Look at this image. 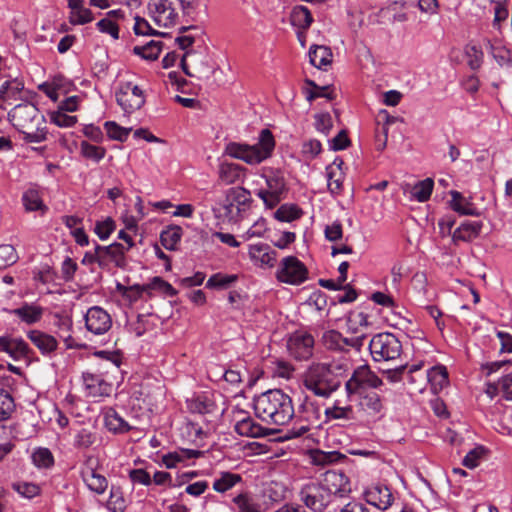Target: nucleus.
I'll use <instances>...</instances> for the list:
<instances>
[{"label": "nucleus", "mask_w": 512, "mask_h": 512, "mask_svg": "<svg viewBox=\"0 0 512 512\" xmlns=\"http://www.w3.org/2000/svg\"><path fill=\"white\" fill-rule=\"evenodd\" d=\"M237 280L236 275H223L221 273H217L212 275L207 283V288H227L229 287L233 282Z\"/></svg>", "instance_id": "obj_57"}, {"label": "nucleus", "mask_w": 512, "mask_h": 512, "mask_svg": "<svg viewBox=\"0 0 512 512\" xmlns=\"http://www.w3.org/2000/svg\"><path fill=\"white\" fill-rule=\"evenodd\" d=\"M51 121L59 127H72L77 122L76 116L67 115L62 110L51 113Z\"/></svg>", "instance_id": "obj_63"}, {"label": "nucleus", "mask_w": 512, "mask_h": 512, "mask_svg": "<svg viewBox=\"0 0 512 512\" xmlns=\"http://www.w3.org/2000/svg\"><path fill=\"white\" fill-rule=\"evenodd\" d=\"M347 329L352 335L366 333L371 325L368 321V315L364 312H351L347 317Z\"/></svg>", "instance_id": "obj_34"}, {"label": "nucleus", "mask_w": 512, "mask_h": 512, "mask_svg": "<svg viewBox=\"0 0 512 512\" xmlns=\"http://www.w3.org/2000/svg\"><path fill=\"white\" fill-rule=\"evenodd\" d=\"M108 508L113 512H124L126 509V502L120 487L112 486L110 496L107 502Z\"/></svg>", "instance_id": "obj_49"}, {"label": "nucleus", "mask_w": 512, "mask_h": 512, "mask_svg": "<svg viewBox=\"0 0 512 512\" xmlns=\"http://www.w3.org/2000/svg\"><path fill=\"white\" fill-rule=\"evenodd\" d=\"M302 212L296 205H282L275 212V218L282 222H291L300 218Z\"/></svg>", "instance_id": "obj_51"}, {"label": "nucleus", "mask_w": 512, "mask_h": 512, "mask_svg": "<svg viewBox=\"0 0 512 512\" xmlns=\"http://www.w3.org/2000/svg\"><path fill=\"white\" fill-rule=\"evenodd\" d=\"M305 84L312 88L311 90H309V89L305 90L306 99L309 102H312L316 98H319V97H324L329 100H333L335 97L333 92L330 90L329 85L318 86L313 80H310V79H306Z\"/></svg>", "instance_id": "obj_42"}, {"label": "nucleus", "mask_w": 512, "mask_h": 512, "mask_svg": "<svg viewBox=\"0 0 512 512\" xmlns=\"http://www.w3.org/2000/svg\"><path fill=\"white\" fill-rule=\"evenodd\" d=\"M255 414L262 421L284 425L294 416L292 399L280 389H271L254 398Z\"/></svg>", "instance_id": "obj_2"}, {"label": "nucleus", "mask_w": 512, "mask_h": 512, "mask_svg": "<svg viewBox=\"0 0 512 512\" xmlns=\"http://www.w3.org/2000/svg\"><path fill=\"white\" fill-rule=\"evenodd\" d=\"M98 441L96 431L82 428L74 436V446L78 449H88Z\"/></svg>", "instance_id": "obj_41"}, {"label": "nucleus", "mask_w": 512, "mask_h": 512, "mask_svg": "<svg viewBox=\"0 0 512 512\" xmlns=\"http://www.w3.org/2000/svg\"><path fill=\"white\" fill-rule=\"evenodd\" d=\"M18 260L15 248L9 244L0 245V270L5 269Z\"/></svg>", "instance_id": "obj_53"}, {"label": "nucleus", "mask_w": 512, "mask_h": 512, "mask_svg": "<svg viewBox=\"0 0 512 512\" xmlns=\"http://www.w3.org/2000/svg\"><path fill=\"white\" fill-rule=\"evenodd\" d=\"M301 417L304 422L315 428L320 426L321 408L313 401L306 400L301 406Z\"/></svg>", "instance_id": "obj_38"}, {"label": "nucleus", "mask_w": 512, "mask_h": 512, "mask_svg": "<svg viewBox=\"0 0 512 512\" xmlns=\"http://www.w3.org/2000/svg\"><path fill=\"white\" fill-rule=\"evenodd\" d=\"M238 512H259V507L247 494H239L233 499Z\"/></svg>", "instance_id": "obj_61"}, {"label": "nucleus", "mask_w": 512, "mask_h": 512, "mask_svg": "<svg viewBox=\"0 0 512 512\" xmlns=\"http://www.w3.org/2000/svg\"><path fill=\"white\" fill-rule=\"evenodd\" d=\"M365 340L366 333L351 335L349 337H344L342 335V352H349L351 350L359 352L364 346Z\"/></svg>", "instance_id": "obj_54"}, {"label": "nucleus", "mask_w": 512, "mask_h": 512, "mask_svg": "<svg viewBox=\"0 0 512 512\" xmlns=\"http://www.w3.org/2000/svg\"><path fill=\"white\" fill-rule=\"evenodd\" d=\"M28 338L43 355L51 354L58 347V342L55 337L39 330L30 331Z\"/></svg>", "instance_id": "obj_22"}, {"label": "nucleus", "mask_w": 512, "mask_h": 512, "mask_svg": "<svg viewBox=\"0 0 512 512\" xmlns=\"http://www.w3.org/2000/svg\"><path fill=\"white\" fill-rule=\"evenodd\" d=\"M304 387L316 396L328 398L341 385L340 377L326 363H312L303 374Z\"/></svg>", "instance_id": "obj_5"}, {"label": "nucleus", "mask_w": 512, "mask_h": 512, "mask_svg": "<svg viewBox=\"0 0 512 512\" xmlns=\"http://www.w3.org/2000/svg\"><path fill=\"white\" fill-rule=\"evenodd\" d=\"M245 168L235 163H222L219 167V179L225 184H234L244 176Z\"/></svg>", "instance_id": "obj_29"}, {"label": "nucleus", "mask_w": 512, "mask_h": 512, "mask_svg": "<svg viewBox=\"0 0 512 512\" xmlns=\"http://www.w3.org/2000/svg\"><path fill=\"white\" fill-rule=\"evenodd\" d=\"M382 384V379L368 365H362L353 371L345 383V390L348 397L359 396V404L369 416L381 419L385 410L384 399L375 389Z\"/></svg>", "instance_id": "obj_1"}, {"label": "nucleus", "mask_w": 512, "mask_h": 512, "mask_svg": "<svg viewBox=\"0 0 512 512\" xmlns=\"http://www.w3.org/2000/svg\"><path fill=\"white\" fill-rule=\"evenodd\" d=\"M274 147L275 140L272 132L269 129H263L260 132L258 143L255 145L230 142L226 145L225 152L233 158L255 165L269 158Z\"/></svg>", "instance_id": "obj_4"}, {"label": "nucleus", "mask_w": 512, "mask_h": 512, "mask_svg": "<svg viewBox=\"0 0 512 512\" xmlns=\"http://www.w3.org/2000/svg\"><path fill=\"white\" fill-rule=\"evenodd\" d=\"M434 187V181L431 178H426L417 182L411 191L412 197L418 202H426L430 199Z\"/></svg>", "instance_id": "obj_44"}, {"label": "nucleus", "mask_w": 512, "mask_h": 512, "mask_svg": "<svg viewBox=\"0 0 512 512\" xmlns=\"http://www.w3.org/2000/svg\"><path fill=\"white\" fill-rule=\"evenodd\" d=\"M97 250L100 251V268L110 269L113 265L117 268H125L127 265L125 257V247L121 243H113L109 246L97 244Z\"/></svg>", "instance_id": "obj_16"}, {"label": "nucleus", "mask_w": 512, "mask_h": 512, "mask_svg": "<svg viewBox=\"0 0 512 512\" xmlns=\"http://www.w3.org/2000/svg\"><path fill=\"white\" fill-rule=\"evenodd\" d=\"M427 379L434 392L448 384V372L444 366H435L427 371Z\"/></svg>", "instance_id": "obj_39"}, {"label": "nucleus", "mask_w": 512, "mask_h": 512, "mask_svg": "<svg viewBox=\"0 0 512 512\" xmlns=\"http://www.w3.org/2000/svg\"><path fill=\"white\" fill-rule=\"evenodd\" d=\"M242 481L240 474L231 472H222L220 478L213 483V489L217 492L224 493Z\"/></svg>", "instance_id": "obj_40"}, {"label": "nucleus", "mask_w": 512, "mask_h": 512, "mask_svg": "<svg viewBox=\"0 0 512 512\" xmlns=\"http://www.w3.org/2000/svg\"><path fill=\"white\" fill-rule=\"evenodd\" d=\"M367 503L381 510L388 509L393 502L391 490L382 484H376L367 489L364 493Z\"/></svg>", "instance_id": "obj_19"}, {"label": "nucleus", "mask_w": 512, "mask_h": 512, "mask_svg": "<svg viewBox=\"0 0 512 512\" xmlns=\"http://www.w3.org/2000/svg\"><path fill=\"white\" fill-rule=\"evenodd\" d=\"M81 476L91 491L97 494H103L106 491L108 487L107 479L103 475L98 474L93 468H84L81 471Z\"/></svg>", "instance_id": "obj_23"}, {"label": "nucleus", "mask_w": 512, "mask_h": 512, "mask_svg": "<svg viewBox=\"0 0 512 512\" xmlns=\"http://www.w3.org/2000/svg\"><path fill=\"white\" fill-rule=\"evenodd\" d=\"M83 383L87 396L93 398L108 396L112 390V385L96 373H83Z\"/></svg>", "instance_id": "obj_18"}, {"label": "nucleus", "mask_w": 512, "mask_h": 512, "mask_svg": "<svg viewBox=\"0 0 512 512\" xmlns=\"http://www.w3.org/2000/svg\"><path fill=\"white\" fill-rule=\"evenodd\" d=\"M290 22L292 26L306 31L313 23V17L310 10L306 6L298 5L295 6L291 11Z\"/></svg>", "instance_id": "obj_28"}, {"label": "nucleus", "mask_w": 512, "mask_h": 512, "mask_svg": "<svg viewBox=\"0 0 512 512\" xmlns=\"http://www.w3.org/2000/svg\"><path fill=\"white\" fill-rule=\"evenodd\" d=\"M315 128L317 131L328 135L331 128L333 127L332 117L329 113H318L314 116Z\"/></svg>", "instance_id": "obj_64"}, {"label": "nucleus", "mask_w": 512, "mask_h": 512, "mask_svg": "<svg viewBox=\"0 0 512 512\" xmlns=\"http://www.w3.org/2000/svg\"><path fill=\"white\" fill-rule=\"evenodd\" d=\"M188 408L192 413L211 414L217 409L216 404L206 395H198L188 401Z\"/></svg>", "instance_id": "obj_37"}, {"label": "nucleus", "mask_w": 512, "mask_h": 512, "mask_svg": "<svg viewBox=\"0 0 512 512\" xmlns=\"http://www.w3.org/2000/svg\"><path fill=\"white\" fill-rule=\"evenodd\" d=\"M28 351V344L24 340L13 339L12 343L9 346L7 354H9L13 359L18 360L22 357H25Z\"/></svg>", "instance_id": "obj_62"}, {"label": "nucleus", "mask_w": 512, "mask_h": 512, "mask_svg": "<svg viewBox=\"0 0 512 512\" xmlns=\"http://www.w3.org/2000/svg\"><path fill=\"white\" fill-rule=\"evenodd\" d=\"M278 281L300 285L308 278V270L305 264L295 256H287L282 259L276 272Z\"/></svg>", "instance_id": "obj_11"}, {"label": "nucleus", "mask_w": 512, "mask_h": 512, "mask_svg": "<svg viewBox=\"0 0 512 512\" xmlns=\"http://www.w3.org/2000/svg\"><path fill=\"white\" fill-rule=\"evenodd\" d=\"M183 229L178 225H170L160 234L161 244L167 250H176L181 240Z\"/></svg>", "instance_id": "obj_35"}, {"label": "nucleus", "mask_w": 512, "mask_h": 512, "mask_svg": "<svg viewBox=\"0 0 512 512\" xmlns=\"http://www.w3.org/2000/svg\"><path fill=\"white\" fill-rule=\"evenodd\" d=\"M80 152L83 157L99 162L105 157L106 149L104 147L92 145L87 141H82L80 143Z\"/></svg>", "instance_id": "obj_48"}, {"label": "nucleus", "mask_w": 512, "mask_h": 512, "mask_svg": "<svg viewBox=\"0 0 512 512\" xmlns=\"http://www.w3.org/2000/svg\"><path fill=\"white\" fill-rule=\"evenodd\" d=\"M369 350L374 361L388 362L401 356L402 344L393 333L382 332L372 337Z\"/></svg>", "instance_id": "obj_7"}, {"label": "nucleus", "mask_w": 512, "mask_h": 512, "mask_svg": "<svg viewBox=\"0 0 512 512\" xmlns=\"http://www.w3.org/2000/svg\"><path fill=\"white\" fill-rule=\"evenodd\" d=\"M252 199L250 192L240 186L231 187L224 193V199L213 208L216 217L223 218L231 223H237L243 214L250 208Z\"/></svg>", "instance_id": "obj_6"}, {"label": "nucleus", "mask_w": 512, "mask_h": 512, "mask_svg": "<svg viewBox=\"0 0 512 512\" xmlns=\"http://www.w3.org/2000/svg\"><path fill=\"white\" fill-rule=\"evenodd\" d=\"M320 483L329 492L330 497L344 498L351 493V484L349 478L341 471H327Z\"/></svg>", "instance_id": "obj_13"}, {"label": "nucleus", "mask_w": 512, "mask_h": 512, "mask_svg": "<svg viewBox=\"0 0 512 512\" xmlns=\"http://www.w3.org/2000/svg\"><path fill=\"white\" fill-rule=\"evenodd\" d=\"M467 63L472 70L478 69L483 61V52L475 45H468L465 48Z\"/></svg>", "instance_id": "obj_59"}, {"label": "nucleus", "mask_w": 512, "mask_h": 512, "mask_svg": "<svg viewBox=\"0 0 512 512\" xmlns=\"http://www.w3.org/2000/svg\"><path fill=\"white\" fill-rule=\"evenodd\" d=\"M24 85L18 79L5 81L0 87V108L6 109L4 103L11 99H18V95L21 94Z\"/></svg>", "instance_id": "obj_33"}, {"label": "nucleus", "mask_w": 512, "mask_h": 512, "mask_svg": "<svg viewBox=\"0 0 512 512\" xmlns=\"http://www.w3.org/2000/svg\"><path fill=\"white\" fill-rule=\"evenodd\" d=\"M84 319L86 329L94 335H103L112 327L110 314L100 306L90 307Z\"/></svg>", "instance_id": "obj_14"}, {"label": "nucleus", "mask_w": 512, "mask_h": 512, "mask_svg": "<svg viewBox=\"0 0 512 512\" xmlns=\"http://www.w3.org/2000/svg\"><path fill=\"white\" fill-rule=\"evenodd\" d=\"M33 464L39 469H49L54 465V456L48 448L39 447L31 455Z\"/></svg>", "instance_id": "obj_43"}, {"label": "nucleus", "mask_w": 512, "mask_h": 512, "mask_svg": "<svg viewBox=\"0 0 512 512\" xmlns=\"http://www.w3.org/2000/svg\"><path fill=\"white\" fill-rule=\"evenodd\" d=\"M313 462L316 465H327L337 463L346 458V456L338 451L324 452L315 451L313 454Z\"/></svg>", "instance_id": "obj_50"}, {"label": "nucleus", "mask_w": 512, "mask_h": 512, "mask_svg": "<svg viewBox=\"0 0 512 512\" xmlns=\"http://www.w3.org/2000/svg\"><path fill=\"white\" fill-rule=\"evenodd\" d=\"M175 42L178 44L180 49L186 50V52L183 54L181 61H180L181 68H182L183 72L189 77H195L196 74H194L190 71L188 63L186 61L187 57H195L197 54L194 50H187L195 42L194 36L181 35L175 39Z\"/></svg>", "instance_id": "obj_32"}, {"label": "nucleus", "mask_w": 512, "mask_h": 512, "mask_svg": "<svg viewBox=\"0 0 512 512\" xmlns=\"http://www.w3.org/2000/svg\"><path fill=\"white\" fill-rule=\"evenodd\" d=\"M484 45L500 66L512 67V52L509 49L496 45L490 39H485Z\"/></svg>", "instance_id": "obj_31"}, {"label": "nucleus", "mask_w": 512, "mask_h": 512, "mask_svg": "<svg viewBox=\"0 0 512 512\" xmlns=\"http://www.w3.org/2000/svg\"><path fill=\"white\" fill-rule=\"evenodd\" d=\"M8 117L12 125L23 134V139L27 143L46 140V120L34 104L24 102L16 105L8 113Z\"/></svg>", "instance_id": "obj_3"}, {"label": "nucleus", "mask_w": 512, "mask_h": 512, "mask_svg": "<svg viewBox=\"0 0 512 512\" xmlns=\"http://www.w3.org/2000/svg\"><path fill=\"white\" fill-rule=\"evenodd\" d=\"M324 414L327 420H352L354 411L352 406H338L337 404L325 409Z\"/></svg>", "instance_id": "obj_46"}, {"label": "nucleus", "mask_w": 512, "mask_h": 512, "mask_svg": "<svg viewBox=\"0 0 512 512\" xmlns=\"http://www.w3.org/2000/svg\"><path fill=\"white\" fill-rule=\"evenodd\" d=\"M162 50V43L159 41H150L145 45H137L133 48V52L136 55L141 56L146 60H155L158 58Z\"/></svg>", "instance_id": "obj_45"}, {"label": "nucleus", "mask_w": 512, "mask_h": 512, "mask_svg": "<svg viewBox=\"0 0 512 512\" xmlns=\"http://www.w3.org/2000/svg\"><path fill=\"white\" fill-rule=\"evenodd\" d=\"M22 203L26 211H42L47 210L46 205L43 203L41 195L36 188H30L22 195Z\"/></svg>", "instance_id": "obj_36"}, {"label": "nucleus", "mask_w": 512, "mask_h": 512, "mask_svg": "<svg viewBox=\"0 0 512 512\" xmlns=\"http://www.w3.org/2000/svg\"><path fill=\"white\" fill-rule=\"evenodd\" d=\"M53 325L56 327V334L62 339L66 348H76L78 345L71 335L73 320L67 314L56 313L53 316Z\"/></svg>", "instance_id": "obj_20"}, {"label": "nucleus", "mask_w": 512, "mask_h": 512, "mask_svg": "<svg viewBox=\"0 0 512 512\" xmlns=\"http://www.w3.org/2000/svg\"><path fill=\"white\" fill-rule=\"evenodd\" d=\"M149 10L158 26L171 27L177 23L178 14L169 0H153L149 4Z\"/></svg>", "instance_id": "obj_15"}, {"label": "nucleus", "mask_w": 512, "mask_h": 512, "mask_svg": "<svg viewBox=\"0 0 512 512\" xmlns=\"http://www.w3.org/2000/svg\"><path fill=\"white\" fill-rule=\"evenodd\" d=\"M332 51L327 46H311L309 49V60L310 63L318 68L322 69L332 63Z\"/></svg>", "instance_id": "obj_27"}, {"label": "nucleus", "mask_w": 512, "mask_h": 512, "mask_svg": "<svg viewBox=\"0 0 512 512\" xmlns=\"http://www.w3.org/2000/svg\"><path fill=\"white\" fill-rule=\"evenodd\" d=\"M12 488L21 496L29 499L38 496L41 491L37 484L31 482H16L12 484Z\"/></svg>", "instance_id": "obj_56"}, {"label": "nucleus", "mask_w": 512, "mask_h": 512, "mask_svg": "<svg viewBox=\"0 0 512 512\" xmlns=\"http://www.w3.org/2000/svg\"><path fill=\"white\" fill-rule=\"evenodd\" d=\"M451 200L449 201L450 208L459 213L460 215L478 216L479 212L474 205L467 200L460 192L451 190L449 192Z\"/></svg>", "instance_id": "obj_25"}, {"label": "nucleus", "mask_w": 512, "mask_h": 512, "mask_svg": "<svg viewBox=\"0 0 512 512\" xmlns=\"http://www.w3.org/2000/svg\"><path fill=\"white\" fill-rule=\"evenodd\" d=\"M147 287L149 291L157 290L169 297H174L177 294V290L173 288L171 284L163 280L161 277L152 278L150 282L147 284Z\"/></svg>", "instance_id": "obj_58"}, {"label": "nucleus", "mask_w": 512, "mask_h": 512, "mask_svg": "<svg viewBox=\"0 0 512 512\" xmlns=\"http://www.w3.org/2000/svg\"><path fill=\"white\" fill-rule=\"evenodd\" d=\"M14 400L5 390H0V421L7 420L14 411Z\"/></svg>", "instance_id": "obj_55"}, {"label": "nucleus", "mask_w": 512, "mask_h": 512, "mask_svg": "<svg viewBox=\"0 0 512 512\" xmlns=\"http://www.w3.org/2000/svg\"><path fill=\"white\" fill-rule=\"evenodd\" d=\"M248 254L251 261L260 267H274L277 262V252L266 243L249 245Z\"/></svg>", "instance_id": "obj_17"}, {"label": "nucleus", "mask_w": 512, "mask_h": 512, "mask_svg": "<svg viewBox=\"0 0 512 512\" xmlns=\"http://www.w3.org/2000/svg\"><path fill=\"white\" fill-rule=\"evenodd\" d=\"M263 177L266 182V188H261L256 195L263 200L268 208L276 207L285 197L287 192L286 182L283 174L279 170H269Z\"/></svg>", "instance_id": "obj_8"}, {"label": "nucleus", "mask_w": 512, "mask_h": 512, "mask_svg": "<svg viewBox=\"0 0 512 512\" xmlns=\"http://www.w3.org/2000/svg\"><path fill=\"white\" fill-rule=\"evenodd\" d=\"M322 341L328 350L342 352V334L339 331H326L322 336Z\"/></svg>", "instance_id": "obj_52"}, {"label": "nucleus", "mask_w": 512, "mask_h": 512, "mask_svg": "<svg viewBox=\"0 0 512 512\" xmlns=\"http://www.w3.org/2000/svg\"><path fill=\"white\" fill-rule=\"evenodd\" d=\"M314 337L305 331L293 332L287 340L289 354L296 360H308L313 355Z\"/></svg>", "instance_id": "obj_12"}, {"label": "nucleus", "mask_w": 512, "mask_h": 512, "mask_svg": "<svg viewBox=\"0 0 512 512\" xmlns=\"http://www.w3.org/2000/svg\"><path fill=\"white\" fill-rule=\"evenodd\" d=\"M11 313L27 324H34L42 318L43 308L39 305L25 303L21 307L13 309Z\"/></svg>", "instance_id": "obj_30"}, {"label": "nucleus", "mask_w": 512, "mask_h": 512, "mask_svg": "<svg viewBox=\"0 0 512 512\" xmlns=\"http://www.w3.org/2000/svg\"><path fill=\"white\" fill-rule=\"evenodd\" d=\"M482 229L480 221H465L452 234V239L458 241H471L479 236Z\"/></svg>", "instance_id": "obj_24"}, {"label": "nucleus", "mask_w": 512, "mask_h": 512, "mask_svg": "<svg viewBox=\"0 0 512 512\" xmlns=\"http://www.w3.org/2000/svg\"><path fill=\"white\" fill-rule=\"evenodd\" d=\"M234 428L239 435L245 437L259 438L268 435V430L250 416L237 420Z\"/></svg>", "instance_id": "obj_21"}, {"label": "nucleus", "mask_w": 512, "mask_h": 512, "mask_svg": "<svg viewBox=\"0 0 512 512\" xmlns=\"http://www.w3.org/2000/svg\"><path fill=\"white\" fill-rule=\"evenodd\" d=\"M299 498L313 512H324L333 501L320 481L305 484L299 491Z\"/></svg>", "instance_id": "obj_10"}, {"label": "nucleus", "mask_w": 512, "mask_h": 512, "mask_svg": "<svg viewBox=\"0 0 512 512\" xmlns=\"http://www.w3.org/2000/svg\"><path fill=\"white\" fill-rule=\"evenodd\" d=\"M104 424L113 433H126L131 430L129 424L113 408H108L105 411Z\"/></svg>", "instance_id": "obj_26"}, {"label": "nucleus", "mask_w": 512, "mask_h": 512, "mask_svg": "<svg viewBox=\"0 0 512 512\" xmlns=\"http://www.w3.org/2000/svg\"><path fill=\"white\" fill-rule=\"evenodd\" d=\"M115 229V222L112 218L108 217L104 221L96 222L94 232L101 240L107 239Z\"/></svg>", "instance_id": "obj_60"}, {"label": "nucleus", "mask_w": 512, "mask_h": 512, "mask_svg": "<svg viewBox=\"0 0 512 512\" xmlns=\"http://www.w3.org/2000/svg\"><path fill=\"white\" fill-rule=\"evenodd\" d=\"M115 99L125 115L140 110L146 103L144 91L131 81L121 82L115 91Z\"/></svg>", "instance_id": "obj_9"}, {"label": "nucleus", "mask_w": 512, "mask_h": 512, "mask_svg": "<svg viewBox=\"0 0 512 512\" xmlns=\"http://www.w3.org/2000/svg\"><path fill=\"white\" fill-rule=\"evenodd\" d=\"M107 136L112 140L124 142L127 140L132 128H125L118 125L115 121H106L104 123Z\"/></svg>", "instance_id": "obj_47"}]
</instances>
